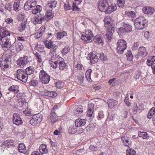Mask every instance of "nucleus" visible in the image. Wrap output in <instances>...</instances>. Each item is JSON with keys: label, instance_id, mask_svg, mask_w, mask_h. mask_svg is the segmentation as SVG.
I'll return each instance as SVG.
<instances>
[{"label": "nucleus", "instance_id": "nucleus-45", "mask_svg": "<svg viewBox=\"0 0 155 155\" xmlns=\"http://www.w3.org/2000/svg\"><path fill=\"white\" fill-rule=\"evenodd\" d=\"M47 96L54 97L57 96V94L56 92L54 91H48V94H47Z\"/></svg>", "mask_w": 155, "mask_h": 155}, {"label": "nucleus", "instance_id": "nucleus-49", "mask_svg": "<svg viewBox=\"0 0 155 155\" xmlns=\"http://www.w3.org/2000/svg\"><path fill=\"white\" fill-rule=\"evenodd\" d=\"M70 50V48L68 47H65L62 51V52L63 54L64 55L68 53Z\"/></svg>", "mask_w": 155, "mask_h": 155}, {"label": "nucleus", "instance_id": "nucleus-8", "mask_svg": "<svg viewBox=\"0 0 155 155\" xmlns=\"http://www.w3.org/2000/svg\"><path fill=\"white\" fill-rule=\"evenodd\" d=\"M36 2L34 0H28L25 3L24 8L26 11H28L34 7L36 5Z\"/></svg>", "mask_w": 155, "mask_h": 155}, {"label": "nucleus", "instance_id": "nucleus-63", "mask_svg": "<svg viewBox=\"0 0 155 155\" xmlns=\"http://www.w3.org/2000/svg\"><path fill=\"white\" fill-rule=\"evenodd\" d=\"M76 4L74 3H73V6H72V8L73 9V10L74 11H79V9H80L79 8H78V7L75 5Z\"/></svg>", "mask_w": 155, "mask_h": 155}, {"label": "nucleus", "instance_id": "nucleus-12", "mask_svg": "<svg viewBox=\"0 0 155 155\" xmlns=\"http://www.w3.org/2000/svg\"><path fill=\"white\" fill-rule=\"evenodd\" d=\"M100 56L99 54H90L88 55V59L90 60L91 63L94 64L95 62H97L98 60V57Z\"/></svg>", "mask_w": 155, "mask_h": 155}, {"label": "nucleus", "instance_id": "nucleus-27", "mask_svg": "<svg viewBox=\"0 0 155 155\" xmlns=\"http://www.w3.org/2000/svg\"><path fill=\"white\" fill-rule=\"evenodd\" d=\"M113 32L109 30H107L106 34V38L109 41H111L112 38Z\"/></svg>", "mask_w": 155, "mask_h": 155}, {"label": "nucleus", "instance_id": "nucleus-24", "mask_svg": "<svg viewBox=\"0 0 155 155\" xmlns=\"http://www.w3.org/2000/svg\"><path fill=\"white\" fill-rule=\"evenodd\" d=\"M51 114L50 117L51 122L53 123L58 120V116L56 115L55 112H51Z\"/></svg>", "mask_w": 155, "mask_h": 155}, {"label": "nucleus", "instance_id": "nucleus-13", "mask_svg": "<svg viewBox=\"0 0 155 155\" xmlns=\"http://www.w3.org/2000/svg\"><path fill=\"white\" fill-rule=\"evenodd\" d=\"M117 8V7L115 5L111 4L109 5L108 4L106 11H104V12H105L106 14H110L113 11L116 10Z\"/></svg>", "mask_w": 155, "mask_h": 155}, {"label": "nucleus", "instance_id": "nucleus-64", "mask_svg": "<svg viewBox=\"0 0 155 155\" xmlns=\"http://www.w3.org/2000/svg\"><path fill=\"white\" fill-rule=\"evenodd\" d=\"M94 104L91 103L88 105V109L90 110H93Z\"/></svg>", "mask_w": 155, "mask_h": 155}, {"label": "nucleus", "instance_id": "nucleus-39", "mask_svg": "<svg viewBox=\"0 0 155 155\" xmlns=\"http://www.w3.org/2000/svg\"><path fill=\"white\" fill-rule=\"evenodd\" d=\"M138 135L139 137H142L143 139H146L148 137L147 134L146 132H138Z\"/></svg>", "mask_w": 155, "mask_h": 155}, {"label": "nucleus", "instance_id": "nucleus-55", "mask_svg": "<svg viewBox=\"0 0 155 155\" xmlns=\"http://www.w3.org/2000/svg\"><path fill=\"white\" fill-rule=\"evenodd\" d=\"M18 104L21 107H23L24 106V103L25 102V99H20L18 101Z\"/></svg>", "mask_w": 155, "mask_h": 155}, {"label": "nucleus", "instance_id": "nucleus-42", "mask_svg": "<svg viewBox=\"0 0 155 155\" xmlns=\"http://www.w3.org/2000/svg\"><path fill=\"white\" fill-rule=\"evenodd\" d=\"M127 60L130 61H132L133 58V55L131 51H128L126 54Z\"/></svg>", "mask_w": 155, "mask_h": 155}, {"label": "nucleus", "instance_id": "nucleus-47", "mask_svg": "<svg viewBox=\"0 0 155 155\" xmlns=\"http://www.w3.org/2000/svg\"><path fill=\"white\" fill-rule=\"evenodd\" d=\"M127 16L130 18H134L136 14L133 11H129L127 13Z\"/></svg>", "mask_w": 155, "mask_h": 155}, {"label": "nucleus", "instance_id": "nucleus-57", "mask_svg": "<svg viewBox=\"0 0 155 155\" xmlns=\"http://www.w3.org/2000/svg\"><path fill=\"white\" fill-rule=\"evenodd\" d=\"M75 67L76 68L79 70H81L83 68V66L82 64H78L75 65Z\"/></svg>", "mask_w": 155, "mask_h": 155}, {"label": "nucleus", "instance_id": "nucleus-52", "mask_svg": "<svg viewBox=\"0 0 155 155\" xmlns=\"http://www.w3.org/2000/svg\"><path fill=\"white\" fill-rule=\"evenodd\" d=\"M50 52L52 54H54L56 52V51L57 49V46L54 45H52V47L50 48Z\"/></svg>", "mask_w": 155, "mask_h": 155}, {"label": "nucleus", "instance_id": "nucleus-44", "mask_svg": "<svg viewBox=\"0 0 155 155\" xmlns=\"http://www.w3.org/2000/svg\"><path fill=\"white\" fill-rule=\"evenodd\" d=\"M118 6L120 8L124 7L125 3L124 0H117Z\"/></svg>", "mask_w": 155, "mask_h": 155}, {"label": "nucleus", "instance_id": "nucleus-23", "mask_svg": "<svg viewBox=\"0 0 155 155\" xmlns=\"http://www.w3.org/2000/svg\"><path fill=\"white\" fill-rule=\"evenodd\" d=\"M25 71L26 74L28 76V75H30L33 74L34 72L35 69L32 66H30L26 68L25 70Z\"/></svg>", "mask_w": 155, "mask_h": 155}, {"label": "nucleus", "instance_id": "nucleus-38", "mask_svg": "<svg viewBox=\"0 0 155 155\" xmlns=\"http://www.w3.org/2000/svg\"><path fill=\"white\" fill-rule=\"evenodd\" d=\"M18 148L20 153H25L26 152L25 146H18Z\"/></svg>", "mask_w": 155, "mask_h": 155}, {"label": "nucleus", "instance_id": "nucleus-32", "mask_svg": "<svg viewBox=\"0 0 155 155\" xmlns=\"http://www.w3.org/2000/svg\"><path fill=\"white\" fill-rule=\"evenodd\" d=\"M57 3L56 1H54L51 2V4H48L47 7H49L50 8V9H49L50 11H51L53 8L56 6Z\"/></svg>", "mask_w": 155, "mask_h": 155}, {"label": "nucleus", "instance_id": "nucleus-51", "mask_svg": "<svg viewBox=\"0 0 155 155\" xmlns=\"http://www.w3.org/2000/svg\"><path fill=\"white\" fill-rule=\"evenodd\" d=\"M30 123L31 124L34 126L38 124V123H37V121L36 120H35V119H34V118L33 117L32 119L30 120Z\"/></svg>", "mask_w": 155, "mask_h": 155}, {"label": "nucleus", "instance_id": "nucleus-59", "mask_svg": "<svg viewBox=\"0 0 155 155\" xmlns=\"http://www.w3.org/2000/svg\"><path fill=\"white\" fill-rule=\"evenodd\" d=\"M104 115L102 111H100L98 113V120H100L104 118Z\"/></svg>", "mask_w": 155, "mask_h": 155}, {"label": "nucleus", "instance_id": "nucleus-34", "mask_svg": "<svg viewBox=\"0 0 155 155\" xmlns=\"http://www.w3.org/2000/svg\"><path fill=\"white\" fill-rule=\"evenodd\" d=\"M92 70L89 69L87 70L85 74V76L86 78H87V80L89 81H90V80H91V74L92 72Z\"/></svg>", "mask_w": 155, "mask_h": 155}, {"label": "nucleus", "instance_id": "nucleus-21", "mask_svg": "<svg viewBox=\"0 0 155 155\" xmlns=\"http://www.w3.org/2000/svg\"><path fill=\"white\" fill-rule=\"evenodd\" d=\"M117 104V102L113 99H110L107 101L109 107L110 108H113Z\"/></svg>", "mask_w": 155, "mask_h": 155}, {"label": "nucleus", "instance_id": "nucleus-28", "mask_svg": "<svg viewBox=\"0 0 155 155\" xmlns=\"http://www.w3.org/2000/svg\"><path fill=\"white\" fill-rule=\"evenodd\" d=\"M155 113V108L153 107L149 110L147 115V117L148 118L150 119L154 115Z\"/></svg>", "mask_w": 155, "mask_h": 155}, {"label": "nucleus", "instance_id": "nucleus-48", "mask_svg": "<svg viewBox=\"0 0 155 155\" xmlns=\"http://www.w3.org/2000/svg\"><path fill=\"white\" fill-rule=\"evenodd\" d=\"M44 44H45V47L48 48L49 49L50 48L52 47L53 45L51 42H49V41H46L44 42Z\"/></svg>", "mask_w": 155, "mask_h": 155}, {"label": "nucleus", "instance_id": "nucleus-61", "mask_svg": "<svg viewBox=\"0 0 155 155\" xmlns=\"http://www.w3.org/2000/svg\"><path fill=\"white\" fill-rule=\"evenodd\" d=\"M128 97L127 96L124 100V102L127 106H130V103L128 101Z\"/></svg>", "mask_w": 155, "mask_h": 155}, {"label": "nucleus", "instance_id": "nucleus-26", "mask_svg": "<svg viewBox=\"0 0 155 155\" xmlns=\"http://www.w3.org/2000/svg\"><path fill=\"white\" fill-rule=\"evenodd\" d=\"M54 59V57H52L51 58V60L52 63H51V65L52 67L55 68L58 67V66L59 65V61L58 60V59L57 58V59H56V60L53 61L52 60H53Z\"/></svg>", "mask_w": 155, "mask_h": 155}, {"label": "nucleus", "instance_id": "nucleus-6", "mask_svg": "<svg viewBox=\"0 0 155 155\" xmlns=\"http://www.w3.org/2000/svg\"><path fill=\"white\" fill-rule=\"evenodd\" d=\"M10 62L9 58L5 55L2 56L0 58V66L1 68H8Z\"/></svg>", "mask_w": 155, "mask_h": 155}, {"label": "nucleus", "instance_id": "nucleus-50", "mask_svg": "<svg viewBox=\"0 0 155 155\" xmlns=\"http://www.w3.org/2000/svg\"><path fill=\"white\" fill-rule=\"evenodd\" d=\"M47 146H41V149L43 151L42 153V155H43L45 153H47L48 152V149L46 148Z\"/></svg>", "mask_w": 155, "mask_h": 155}, {"label": "nucleus", "instance_id": "nucleus-62", "mask_svg": "<svg viewBox=\"0 0 155 155\" xmlns=\"http://www.w3.org/2000/svg\"><path fill=\"white\" fill-rule=\"evenodd\" d=\"M31 84L34 86H36L38 84V81L35 80H31Z\"/></svg>", "mask_w": 155, "mask_h": 155}, {"label": "nucleus", "instance_id": "nucleus-46", "mask_svg": "<svg viewBox=\"0 0 155 155\" xmlns=\"http://www.w3.org/2000/svg\"><path fill=\"white\" fill-rule=\"evenodd\" d=\"M20 2H15L13 5V8L16 11H18L19 10V6Z\"/></svg>", "mask_w": 155, "mask_h": 155}, {"label": "nucleus", "instance_id": "nucleus-22", "mask_svg": "<svg viewBox=\"0 0 155 155\" xmlns=\"http://www.w3.org/2000/svg\"><path fill=\"white\" fill-rule=\"evenodd\" d=\"M14 46L15 49L18 52L21 51L24 48L23 45L20 42L15 43Z\"/></svg>", "mask_w": 155, "mask_h": 155}, {"label": "nucleus", "instance_id": "nucleus-37", "mask_svg": "<svg viewBox=\"0 0 155 155\" xmlns=\"http://www.w3.org/2000/svg\"><path fill=\"white\" fill-rule=\"evenodd\" d=\"M136 151L133 149L128 148L127 150L126 155H135Z\"/></svg>", "mask_w": 155, "mask_h": 155}, {"label": "nucleus", "instance_id": "nucleus-35", "mask_svg": "<svg viewBox=\"0 0 155 155\" xmlns=\"http://www.w3.org/2000/svg\"><path fill=\"white\" fill-rule=\"evenodd\" d=\"M58 63L60 69L63 70L66 68V64H65L63 61H59Z\"/></svg>", "mask_w": 155, "mask_h": 155}, {"label": "nucleus", "instance_id": "nucleus-40", "mask_svg": "<svg viewBox=\"0 0 155 155\" xmlns=\"http://www.w3.org/2000/svg\"><path fill=\"white\" fill-rule=\"evenodd\" d=\"M68 132L70 134H74L77 131V129L74 126L70 127L68 129Z\"/></svg>", "mask_w": 155, "mask_h": 155}, {"label": "nucleus", "instance_id": "nucleus-36", "mask_svg": "<svg viewBox=\"0 0 155 155\" xmlns=\"http://www.w3.org/2000/svg\"><path fill=\"white\" fill-rule=\"evenodd\" d=\"M67 34L66 32L64 31L62 32L57 33L56 35H57V38L59 39H60L63 38L64 36L66 35Z\"/></svg>", "mask_w": 155, "mask_h": 155}, {"label": "nucleus", "instance_id": "nucleus-10", "mask_svg": "<svg viewBox=\"0 0 155 155\" xmlns=\"http://www.w3.org/2000/svg\"><path fill=\"white\" fill-rule=\"evenodd\" d=\"M13 122L14 124L17 125H21L23 124L20 114L17 113H14L13 115Z\"/></svg>", "mask_w": 155, "mask_h": 155}, {"label": "nucleus", "instance_id": "nucleus-30", "mask_svg": "<svg viewBox=\"0 0 155 155\" xmlns=\"http://www.w3.org/2000/svg\"><path fill=\"white\" fill-rule=\"evenodd\" d=\"M54 14H52L50 12H47L46 15H45V20L48 21L52 18L54 16Z\"/></svg>", "mask_w": 155, "mask_h": 155}, {"label": "nucleus", "instance_id": "nucleus-1", "mask_svg": "<svg viewBox=\"0 0 155 155\" xmlns=\"http://www.w3.org/2000/svg\"><path fill=\"white\" fill-rule=\"evenodd\" d=\"M148 21L143 16L136 19L134 23L135 28L139 30L143 29L147 25Z\"/></svg>", "mask_w": 155, "mask_h": 155}, {"label": "nucleus", "instance_id": "nucleus-16", "mask_svg": "<svg viewBox=\"0 0 155 155\" xmlns=\"http://www.w3.org/2000/svg\"><path fill=\"white\" fill-rule=\"evenodd\" d=\"M138 51L139 55L142 57H145L148 53L146 48L143 46H141L139 48Z\"/></svg>", "mask_w": 155, "mask_h": 155}, {"label": "nucleus", "instance_id": "nucleus-17", "mask_svg": "<svg viewBox=\"0 0 155 155\" xmlns=\"http://www.w3.org/2000/svg\"><path fill=\"white\" fill-rule=\"evenodd\" d=\"M143 12L145 14L151 15L154 12V9L152 8L149 7H145L143 8Z\"/></svg>", "mask_w": 155, "mask_h": 155}, {"label": "nucleus", "instance_id": "nucleus-2", "mask_svg": "<svg viewBox=\"0 0 155 155\" xmlns=\"http://www.w3.org/2000/svg\"><path fill=\"white\" fill-rule=\"evenodd\" d=\"M0 44L3 49L7 51L11 47L12 44L10 39L8 37L6 38H0Z\"/></svg>", "mask_w": 155, "mask_h": 155}, {"label": "nucleus", "instance_id": "nucleus-29", "mask_svg": "<svg viewBox=\"0 0 155 155\" xmlns=\"http://www.w3.org/2000/svg\"><path fill=\"white\" fill-rule=\"evenodd\" d=\"M42 9L41 7L39 5H37L35 8L32 11V13L33 14H36L38 13H40Z\"/></svg>", "mask_w": 155, "mask_h": 155}, {"label": "nucleus", "instance_id": "nucleus-33", "mask_svg": "<svg viewBox=\"0 0 155 155\" xmlns=\"http://www.w3.org/2000/svg\"><path fill=\"white\" fill-rule=\"evenodd\" d=\"M123 27L125 28V29L126 30L127 32H129L132 30L131 26L127 23H124L123 24Z\"/></svg>", "mask_w": 155, "mask_h": 155}, {"label": "nucleus", "instance_id": "nucleus-19", "mask_svg": "<svg viewBox=\"0 0 155 155\" xmlns=\"http://www.w3.org/2000/svg\"><path fill=\"white\" fill-rule=\"evenodd\" d=\"M82 106L81 105L77 106L76 110L74 111V113L76 116H79L81 114L83 110Z\"/></svg>", "mask_w": 155, "mask_h": 155}, {"label": "nucleus", "instance_id": "nucleus-31", "mask_svg": "<svg viewBox=\"0 0 155 155\" xmlns=\"http://www.w3.org/2000/svg\"><path fill=\"white\" fill-rule=\"evenodd\" d=\"M36 16L37 18H38V20L39 21L40 24L42 23L43 21L44 20H45V15L43 14H40Z\"/></svg>", "mask_w": 155, "mask_h": 155}, {"label": "nucleus", "instance_id": "nucleus-54", "mask_svg": "<svg viewBox=\"0 0 155 155\" xmlns=\"http://www.w3.org/2000/svg\"><path fill=\"white\" fill-rule=\"evenodd\" d=\"M9 90L12 91L14 92L15 93H17L18 92V89H15L14 86H12L9 88Z\"/></svg>", "mask_w": 155, "mask_h": 155}, {"label": "nucleus", "instance_id": "nucleus-9", "mask_svg": "<svg viewBox=\"0 0 155 155\" xmlns=\"http://www.w3.org/2000/svg\"><path fill=\"white\" fill-rule=\"evenodd\" d=\"M29 62L28 57L27 56L19 58L17 61L18 65L20 66H24Z\"/></svg>", "mask_w": 155, "mask_h": 155}, {"label": "nucleus", "instance_id": "nucleus-11", "mask_svg": "<svg viewBox=\"0 0 155 155\" xmlns=\"http://www.w3.org/2000/svg\"><path fill=\"white\" fill-rule=\"evenodd\" d=\"M94 36L92 31L90 30L86 31L85 35H83L81 36V39L86 41H89L92 39Z\"/></svg>", "mask_w": 155, "mask_h": 155}, {"label": "nucleus", "instance_id": "nucleus-53", "mask_svg": "<svg viewBox=\"0 0 155 155\" xmlns=\"http://www.w3.org/2000/svg\"><path fill=\"white\" fill-rule=\"evenodd\" d=\"M32 20L33 23L35 25L37 24H40L39 21L38 20V18H37L36 16L33 17L32 19Z\"/></svg>", "mask_w": 155, "mask_h": 155}, {"label": "nucleus", "instance_id": "nucleus-41", "mask_svg": "<svg viewBox=\"0 0 155 155\" xmlns=\"http://www.w3.org/2000/svg\"><path fill=\"white\" fill-rule=\"evenodd\" d=\"M125 28H124L123 27L119 28L118 33V34L120 35H123V34H124L125 33L127 32L126 30L125 29Z\"/></svg>", "mask_w": 155, "mask_h": 155}, {"label": "nucleus", "instance_id": "nucleus-56", "mask_svg": "<svg viewBox=\"0 0 155 155\" xmlns=\"http://www.w3.org/2000/svg\"><path fill=\"white\" fill-rule=\"evenodd\" d=\"M133 108V113L134 114H135L137 113V110L138 109L137 104L135 103Z\"/></svg>", "mask_w": 155, "mask_h": 155}, {"label": "nucleus", "instance_id": "nucleus-4", "mask_svg": "<svg viewBox=\"0 0 155 155\" xmlns=\"http://www.w3.org/2000/svg\"><path fill=\"white\" fill-rule=\"evenodd\" d=\"M40 81L44 84H47L50 80V77L44 70L41 71L39 73Z\"/></svg>", "mask_w": 155, "mask_h": 155}, {"label": "nucleus", "instance_id": "nucleus-43", "mask_svg": "<svg viewBox=\"0 0 155 155\" xmlns=\"http://www.w3.org/2000/svg\"><path fill=\"white\" fill-rule=\"evenodd\" d=\"M14 140H7L3 142V145H14V144L13 143Z\"/></svg>", "mask_w": 155, "mask_h": 155}, {"label": "nucleus", "instance_id": "nucleus-58", "mask_svg": "<svg viewBox=\"0 0 155 155\" xmlns=\"http://www.w3.org/2000/svg\"><path fill=\"white\" fill-rule=\"evenodd\" d=\"M93 110H87V116H88L89 117H91L93 116Z\"/></svg>", "mask_w": 155, "mask_h": 155}, {"label": "nucleus", "instance_id": "nucleus-25", "mask_svg": "<svg viewBox=\"0 0 155 155\" xmlns=\"http://www.w3.org/2000/svg\"><path fill=\"white\" fill-rule=\"evenodd\" d=\"M34 119L37 121V123L40 122L42 120V115L40 114H36L34 115L33 117Z\"/></svg>", "mask_w": 155, "mask_h": 155}, {"label": "nucleus", "instance_id": "nucleus-60", "mask_svg": "<svg viewBox=\"0 0 155 155\" xmlns=\"http://www.w3.org/2000/svg\"><path fill=\"white\" fill-rule=\"evenodd\" d=\"M5 21L7 24H9L13 22V20L11 18H8L6 19Z\"/></svg>", "mask_w": 155, "mask_h": 155}, {"label": "nucleus", "instance_id": "nucleus-18", "mask_svg": "<svg viewBox=\"0 0 155 155\" xmlns=\"http://www.w3.org/2000/svg\"><path fill=\"white\" fill-rule=\"evenodd\" d=\"M10 34L8 31H6L3 28H0V38H6V36H10Z\"/></svg>", "mask_w": 155, "mask_h": 155}, {"label": "nucleus", "instance_id": "nucleus-20", "mask_svg": "<svg viewBox=\"0 0 155 155\" xmlns=\"http://www.w3.org/2000/svg\"><path fill=\"white\" fill-rule=\"evenodd\" d=\"M104 21L105 25H108V26H111L113 23V20L110 16H106L104 19Z\"/></svg>", "mask_w": 155, "mask_h": 155}, {"label": "nucleus", "instance_id": "nucleus-15", "mask_svg": "<svg viewBox=\"0 0 155 155\" xmlns=\"http://www.w3.org/2000/svg\"><path fill=\"white\" fill-rule=\"evenodd\" d=\"M86 123V120H85L80 118L76 119L75 121L76 127H78L84 126Z\"/></svg>", "mask_w": 155, "mask_h": 155}, {"label": "nucleus", "instance_id": "nucleus-3", "mask_svg": "<svg viewBox=\"0 0 155 155\" xmlns=\"http://www.w3.org/2000/svg\"><path fill=\"white\" fill-rule=\"evenodd\" d=\"M117 52L119 54H122L127 47L126 42L123 39L119 40L117 42Z\"/></svg>", "mask_w": 155, "mask_h": 155}, {"label": "nucleus", "instance_id": "nucleus-5", "mask_svg": "<svg viewBox=\"0 0 155 155\" xmlns=\"http://www.w3.org/2000/svg\"><path fill=\"white\" fill-rule=\"evenodd\" d=\"M17 78L23 82L25 83L27 81L28 76L24 71L18 69L17 71Z\"/></svg>", "mask_w": 155, "mask_h": 155}, {"label": "nucleus", "instance_id": "nucleus-7", "mask_svg": "<svg viewBox=\"0 0 155 155\" xmlns=\"http://www.w3.org/2000/svg\"><path fill=\"white\" fill-rule=\"evenodd\" d=\"M108 4L107 0H100L98 2V7L100 11L104 12L106 11Z\"/></svg>", "mask_w": 155, "mask_h": 155}, {"label": "nucleus", "instance_id": "nucleus-14", "mask_svg": "<svg viewBox=\"0 0 155 155\" xmlns=\"http://www.w3.org/2000/svg\"><path fill=\"white\" fill-rule=\"evenodd\" d=\"M93 40L96 44L103 45L104 42L102 40V37L101 35H96L94 38Z\"/></svg>", "mask_w": 155, "mask_h": 155}]
</instances>
